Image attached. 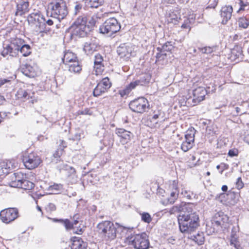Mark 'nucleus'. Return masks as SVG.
Masks as SVG:
<instances>
[{
    "instance_id": "1",
    "label": "nucleus",
    "mask_w": 249,
    "mask_h": 249,
    "mask_svg": "<svg viewBox=\"0 0 249 249\" xmlns=\"http://www.w3.org/2000/svg\"><path fill=\"white\" fill-rule=\"evenodd\" d=\"M193 205L182 202L179 205L173 206L170 210L171 214L177 212L184 213L178 216L180 231L183 233H191L195 231L199 225L198 214L193 212Z\"/></svg>"
},
{
    "instance_id": "2",
    "label": "nucleus",
    "mask_w": 249,
    "mask_h": 249,
    "mask_svg": "<svg viewBox=\"0 0 249 249\" xmlns=\"http://www.w3.org/2000/svg\"><path fill=\"white\" fill-rule=\"evenodd\" d=\"M97 229L99 235L104 240H112L116 237V228L113 223L109 221L99 223L97 226Z\"/></svg>"
},
{
    "instance_id": "3",
    "label": "nucleus",
    "mask_w": 249,
    "mask_h": 249,
    "mask_svg": "<svg viewBox=\"0 0 249 249\" xmlns=\"http://www.w3.org/2000/svg\"><path fill=\"white\" fill-rule=\"evenodd\" d=\"M87 19L85 17H79L70 27L72 35L84 37L89 32V27H87Z\"/></svg>"
},
{
    "instance_id": "4",
    "label": "nucleus",
    "mask_w": 249,
    "mask_h": 249,
    "mask_svg": "<svg viewBox=\"0 0 249 249\" xmlns=\"http://www.w3.org/2000/svg\"><path fill=\"white\" fill-rule=\"evenodd\" d=\"M24 43V40L19 38L12 39L10 43L4 47L1 54L3 56H6L7 55L13 57L16 56Z\"/></svg>"
},
{
    "instance_id": "5",
    "label": "nucleus",
    "mask_w": 249,
    "mask_h": 249,
    "mask_svg": "<svg viewBox=\"0 0 249 249\" xmlns=\"http://www.w3.org/2000/svg\"><path fill=\"white\" fill-rule=\"evenodd\" d=\"M30 26L36 32H42L45 30V19L40 12L32 13L28 17Z\"/></svg>"
},
{
    "instance_id": "6",
    "label": "nucleus",
    "mask_w": 249,
    "mask_h": 249,
    "mask_svg": "<svg viewBox=\"0 0 249 249\" xmlns=\"http://www.w3.org/2000/svg\"><path fill=\"white\" fill-rule=\"evenodd\" d=\"M120 29L121 25L118 20L114 18H111L107 19L100 26L99 30L101 33L106 34L108 36H110L118 32Z\"/></svg>"
},
{
    "instance_id": "7",
    "label": "nucleus",
    "mask_w": 249,
    "mask_h": 249,
    "mask_svg": "<svg viewBox=\"0 0 249 249\" xmlns=\"http://www.w3.org/2000/svg\"><path fill=\"white\" fill-rule=\"evenodd\" d=\"M63 62L69 66V71L71 72L78 73L81 70V67L77 60L76 55L71 52H67L65 53Z\"/></svg>"
},
{
    "instance_id": "8",
    "label": "nucleus",
    "mask_w": 249,
    "mask_h": 249,
    "mask_svg": "<svg viewBox=\"0 0 249 249\" xmlns=\"http://www.w3.org/2000/svg\"><path fill=\"white\" fill-rule=\"evenodd\" d=\"M50 6L53 14L58 19L64 18L68 14L66 4L65 1L52 2Z\"/></svg>"
},
{
    "instance_id": "9",
    "label": "nucleus",
    "mask_w": 249,
    "mask_h": 249,
    "mask_svg": "<svg viewBox=\"0 0 249 249\" xmlns=\"http://www.w3.org/2000/svg\"><path fill=\"white\" fill-rule=\"evenodd\" d=\"M130 108L137 113H142L149 107L148 100L144 97H139L131 101L129 104Z\"/></svg>"
},
{
    "instance_id": "10",
    "label": "nucleus",
    "mask_w": 249,
    "mask_h": 249,
    "mask_svg": "<svg viewBox=\"0 0 249 249\" xmlns=\"http://www.w3.org/2000/svg\"><path fill=\"white\" fill-rule=\"evenodd\" d=\"M23 162L27 169L32 170L38 167L41 160L36 154L31 153L23 156Z\"/></svg>"
},
{
    "instance_id": "11",
    "label": "nucleus",
    "mask_w": 249,
    "mask_h": 249,
    "mask_svg": "<svg viewBox=\"0 0 249 249\" xmlns=\"http://www.w3.org/2000/svg\"><path fill=\"white\" fill-rule=\"evenodd\" d=\"M228 219V217L223 213H216L211 220L212 226L213 229V231H217L220 228H226Z\"/></svg>"
},
{
    "instance_id": "12",
    "label": "nucleus",
    "mask_w": 249,
    "mask_h": 249,
    "mask_svg": "<svg viewBox=\"0 0 249 249\" xmlns=\"http://www.w3.org/2000/svg\"><path fill=\"white\" fill-rule=\"evenodd\" d=\"M132 244L136 249H148L149 241L147 234L143 232L135 235L132 240Z\"/></svg>"
},
{
    "instance_id": "13",
    "label": "nucleus",
    "mask_w": 249,
    "mask_h": 249,
    "mask_svg": "<svg viewBox=\"0 0 249 249\" xmlns=\"http://www.w3.org/2000/svg\"><path fill=\"white\" fill-rule=\"evenodd\" d=\"M18 216V211L15 208H8L2 210L0 217L2 221L6 224L15 220Z\"/></svg>"
},
{
    "instance_id": "14",
    "label": "nucleus",
    "mask_w": 249,
    "mask_h": 249,
    "mask_svg": "<svg viewBox=\"0 0 249 249\" xmlns=\"http://www.w3.org/2000/svg\"><path fill=\"white\" fill-rule=\"evenodd\" d=\"M111 83L107 77L103 78L94 89L93 94L97 97L106 92L111 87Z\"/></svg>"
},
{
    "instance_id": "15",
    "label": "nucleus",
    "mask_w": 249,
    "mask_h": 249,
    "mask_svg": "<svg viewBox=\"0 0 249 249\" xmlns=\"http://www.w3.org/2000/svg\"><path fill=\"white\" fill-rule=\"evenodd\" d=\"M207 91L204 87L199 86L193 90V99L192 100L195 106L204 100Z\"/></svg>"
},
{
    "instance_id": "16",
    "label": "nucleus",
    "mask_w": 249,
    "mask_h": 249,
    "mask_svg": "<svg viewBox=\"0 0 249 249\" xmlns=\"http://www.w3.org/2000/svg\"><path fill=\"white\" fill-rule=\"evenodd\" d=\"M98 44L96 38H91L86 41L84 45L83 50L85 53L88 55L92 54L94 52L97 50Z\"/></svg>"
},
{
    "instance_id": "17",
    "label": "nucleus",
    "mask_w": 249,
    "mask_h": 249,
    "mask_svg": "<svg viewBox=\"0 0 249 249\" xmlns=\"http://www.w3.org/2000/svg\"><path fill=\"white\" fill-rule=\"evenodd\" d=\"M115 133L120 138V142L123 144L127 143L132 136V134L130 131L123 128H117Z\"/></svg>"
},
{
    "instance_id": "18",
    "label": "nucleus",
    "mask_w": 249,
    "mask_h": 249,
    "mask_svg": "<svg viewBox=\"0 0 249 249\" xmlns=\"http://www.w3.org/2000/svg\"><path fill=\"white\" fill-rule=\"evenodd\" d=\"M233 11L232 7L231 5H225L221 9L220 15L222 19V23L225 24L231 19Z\"/></svg>"
},
{
    "instance_id": "19",
    "label": "nucleus",
    "mask_w": 249,
    "mask_h": 249,
    "mask_svg": "<svg viewBox=\"0 0 249 249\" xmlns=\"http://www.w3.org/2000/svg\"><path fill=\"white\" fill-rule=\"evenodd\" d=\"M132 51L131 45L127 44L120 45L117 50V53L121 57L126 58H128L131 55Z\"/></svg>"
},
{
    "instance_id": "20",
    "label": "nucleus",
    "mask_w": 249,
    "mask_h": 249,
    "mask_svg": "<svg viewBox=\"0 0 249 249\" xmlns=\"http://www.w3.org/2000/svg\"><path fill=\"white\" fill-rule=\"evenodd\" d=\"M29 4L28 1H19L17 4V15L20 16L27 13L29 10Z\"/></svg>"
},
{
    "instance_id": "21",
    "label": "nucleus",
    "mask_w": 249,
    "mask_h": 249,
    "mask_svg": "<svg viewBox=\"0 0 249 249\" xmlns=\"http://www.w3.org/2000/svg\"><path fill=\"white\" fill-rule=\"evenodd\" d=\"M36 67H33L29 64H25L21 68L22 72L29 77H34L36 74Z\"/></svg>"
},
{
    "instance_id": "22",
    "label": "nucleus",
    "mask_w": 249,
    "mask_h": 249,
    "mask_svg": "<svg viewBox=\"0 0 249 249\" xmlns=\"http://www.w3.org/2000/svg\"><path fill=\"white\" fill-rule=\"evenodd\" d=\"M14 177L12 178L10 184L12 187L19 188L24 180L23 175L21 173H16L14 174Z\"/></svg>"
},
{
    "instance_id": "23",
    "label": "nucleus",
    "mask_w": 249,
    "mask_h": 249,
    "mask_svg": "<svg viewBox=\"0 0 249 249\" xmlns=\"http://www.w3.org/2000/svg\"><path fill=\"white\" fill-rule=\"evenodd\" d=\"M142 84L140 80H136L131 82L128 86H127L124 89L120 90V94L122 97L128 95L131 91L135 89L136 86Z\"/></svg>"
},
{
    "instance_id": "24",
    "label": "nucleus",
    "mask_w": 249,
    "mask_h": 249,
    "mask_svg": "<svg viewBox=\"0 0 249 249\" xmlns=\"http://www.w3.org/2000/svg\"><path fill=\"white\" fill-rule=\"evenodd\" d=\"M167 18L168 22L176 24L180 19V16L179 14L178 10L170 11L167 14Z\"/></svg>"
},
{
    "instance_id": "25",
    "label": "nucleus",
    "mask_w": 249,
    "mask_h": 249,
    "mask_svg": "<svg viewBox=\"0 0 249 249\" xmlns=\"http://www.w3.org/2000/svg\"><path fill=\"white\" fill-rule=\"evenodd\" d=\"M71 249H86V245L81 238L74 237L72 239Z\"/></svg>"
},
{
    "instance_id": "26",
    "label": "nucleus",
    "mask_w": 249,
    "mask_h": 249,
    "mask_svg": "<svg viewBox=\"0 0 249 249\" xmlns=\"http://www.w3.org/2000/svg\"><path fill=\"white\" fill-rule=\"evenodd\" d=\"M173 190L170 193V196L168 198V201L170 203H173L175 202V200L178 198V191L177 187V185L175 181H174L172 185Z\"/></svg>"
},
{
    "instance_id": "27",
    "label": "nucleus",
    "mask_w": 249,
    "mask_h": 249,
    "mask_svg": "<svg viewBox=\"0 0 249 249\" xmlns=\"http://www.w3.org/2000/svg\"><path fill=\"white\" fill-rule=\"evenodd\" d=\"M104 1H86L85 6L87 9L97 8L103 4Z\"/></svg>"
},
{
    "instance_id": "28",
    "label": "nucleus",
    "mask_w": 249,
    "mask_h": 249,
    "mask_svg": "<svg viewBox=\"0 0 249 249\" xmlns=\"http://www.w3.org/2000/svg\"><path fill=\"white\" fill-rule=\"evenodd\" d=\"M104 1H86L85 6L87 9L97 8L103 4Z\"/></svg>"
},
{
    "instance_id": "29",
    "label": "nucleus",
    "mask_w": 249,
    "mask_h": 249,
    "mask_svg": "<svg viewBox=\"0 0 249 249\" xmlns=\"http://www.w3.org/2000/svg\"><path fill=\"white\" fill-rule=\"evenodd\" d=\"M190 238L199 245L203 244L204 241V237L203 232H198L196 235H191Z\"/></svg>"
},
{
    "instance_id": "30",
    "label": "nucleus",
    "mask_w": 249,
    "mask_h": 249,
    "mask_svg": "<svg viewBox=\"0 0 249 249\" xmlns=\"http://www.w3.org/2000/svg\"><path fill=\"white\" fill-rule=\"evenodd\" d=\"M195 131L196 130L194 128L189 129L186 132L185 136V140L194 143Z\"/></svg>"
},
{
    "instance_id": "31",
    "label": "nucleus",
    "mask_w": 249,
    "mask_h": 249,
    "mask_svg": "<svg viewBox=\"0 0 249 249\" xmlns=\"http://www.w3.org/2000/svg\"><path fill=\"white\" fill-rule=\"evenodd\" d=\"M34 187V184L28 180L24 179L19 188L24 190H31Z\"/></svg>"
},
{
    "instance_id": "32",
    "label": "nucleus",
    "mask_w": 249,
    "mask_h": 249,
    "mask_svg": "<svg viewBox=\"0 0 249 249\" xmlns=\"http://www.w3.org/2000/svg\"><path fill=\"white\" fill-rule=\"evenodd\" d=\"M19 52L24 56H27L31 53V48L29 45L23 43L19 50Z\"/></svg>"
},
{
    "instance_id": "33",
    "label": "nucleus",
    "mask_w": 249,
    "mask_h": 249,
    "mask_svg": "<svg viewBox=\"0 0 249 249\" xmlns=\"http://www.w3.org/2000/svg\"><path fill=\"white\" fill-rule=\"evenodd\" d=\"M238 24L240 27L246 29L249 26V20L247 17H242L238 19Z\"/></svg>"
},
{
    "instance_id": "34",
    "label": "nucleus",
    "mask_w": 249,
    "mask_h": 249,
    "mask_svg": "<svg viewBox=\"0 0 249 249\" xmlns=\"http://www.w3.org/2000/svg\"><path fill=\"white\" fill-rule=\"evenodd\" d=\"M61 145H60V147L58 148L53 154V156L54 158H60L63 153V148L67 146L65 142H63V141H61Z\"/></svg>"
},
{
    "instance_id": "35",
    "label": "nucleus",
    "mask_w": 249,
    "mask_h": 249,
    "mask_svg": "<svg viewBox=\"0 0 249 249\" xmlns=\"http://www.w3.org/2000/svg\"><path fill=\"white\" fill-rule=\"evenodd\" d=\"M193 144L194 143L185 140L183 142L181 145V148L184 152H186L193 147Z\"/></svg>"
},
{
    "instance_id": "36",
    "label": "nucleus",
    "mask_w": 249,
    "mask_h": 249,
    "mask_svg": "<svg viewBox=\"0 0 249 249\" xmlns=\"http://www.w3.org/2000/svg\"><path fill=\"white\" fill-rule=\"evenodd\" d=\"M17 95L18 98L21 99H25L29 97L27 91L22 89H20L18 91Z\"/></svg>"
},
{
    "instance_id": "37",
    "label": "nucleus",
    "mask_w": 249,
    "mask_h": 249,
    "mask_svg": "<svg viewBox=\"0 0 249 249\" xmlns=\"http://www.w3.org/2000/svg\"><path fill=\"white\" fill-rule=\"evenodd\" d=\"M94 69L96 75L102 73L104 70V65L103 64H94Z\"/></svg>"
},
{
    "instance_id": "38",
    "label": "nucleus",
    "mask_w": 249,
    "mask_h": 249,
    "mask_svg": "<svg viewBox=\"0 0 249 249\" xmlns=\"http://www.w3.org/2000/svg\"><path fill=\"white\" fill-rule=\"evenodd\" d=\"M142 220L144 222L149 223L151 220L152 218L150 215L147 213H143L141 214Z\"/></svg>"
},
{
    "instance_id": "39",
    "label": "nucleus",
    "mask_w": 249,
    "mask_h": 249,
    "mask_svg": "<svg viewBox=\"0 0 249 249\" xmlns=\"http://www.w3.org/2000/svg\"><path fill=\"white\" fill-rule=\"evenodd\" d=\"M200 52L203 53H211L213 51V48L210 47H205L199 49Z\"/></svg>"
},
{
    "instance_id": "40",
    "label": "nucleus",
    "mask_w": 249,
    "mask_h": 249,
    "mask_svg": "<svg viewBox=\"0 0 249 249\" xmlns=\"http://www.w3.org/2000/svg\"><path fill=\"white\" fill-rule=\"evenodd\" d=\"M62 223L64 224L67 230H70L72 228L73 224L68 219L63 220Z\"/></svg>"
},
{
    "instance_id": "41",
    "label": "nucleus",
    "mask_w": 249,
    "mask_h": 249,
    "mask_svg": "<svg viewBox=\"0 0 249 249\" xmlns=\"http://www.w3.org/2000/svg\"><path fill=\"white\" fill-rule=\"evenodd\" d=\"M95 19L93 18H91L88 21V24L86 25L87 27H89V32L91 31V29L95 25Z\"/></svg>"
},
{
    "instance_id": "42",
    "label": "nucleus",
    "mask_w": 249,
    "mask_h": 249,
    "mask_svg": "<svg viewBox=\"0 0 249 249\" xmlns=\"http://www.w3.org/2000/svg\"><path fill=\"white\" fill-rule=\"evenodd\" d=\"M103 61V57L100 54H97L94 56V64H102Z\"/></svg>"
},
{
    "instance_id": "43",
    "label": "nucleus",
    "mask_w": 249,
    "mask_h": 249,
    "mask_svg": "<svg viewBox=\"0 0 249 249\" xmlns=\"http://www.w3.org/2000/svg\"><path fill=\"white\" fill-rule=\"evenodd\" d=\"M78 115H91V112L88 108H85L83 110H78L77 112Z\"/></svg>"
},
{
    "instance_id": "44",
    "label": "nucleus",
    "mask_w": 249,
    "mask_h": 249,
    "mask_svg": "<svg viewBox=\"0 0 249 249\" xmlns=\"http://www.w3.org/2000/svg\"><path fill=\"white\" fill-rule=\"evenodd\" d=\"M240 7L239 9L238 10V12H239L240 11L242 10H245L246 9V7H248L249 6L248 2H246L245 3L244 2V1H240Z\"/></svg>"
},
{
    "instance_id": "45",
    "label": "nucleus",
    "mask_w": 249,
    "mask_h": 249,
    "mask_svg": "<svg viewBox=\"0 0 249 249\" xmlns=\"http://www.w3.org/2000/svg\"><path fill=\"white\" fill-rule=\"evenodd\" d=\"M236 188L238 189H240L243 188L244 184L242 181L241 178H238L237 179L236 182Z\"/></svg>"
},
{
    "instance_id": "46",
    "label": "nucleus",
    "mask_w": 249,
    "mask_h": 249,
    "mask_svg": "<svg viewBox=\"0 0 249 249\" xmlns=\"http://www.w3.org/2000/svg\"><path fill=\"white\" fill-rule=\"evenodd\" d=\"M82 5L78 4L77 2L75 3L74 6V14L76 15L82 8Z\"/></svg>"
},
{
    "instance_id": "47",
    "label": "nucleus",
    "mask_w": 249,
    "mask_h": 249,
    "mask_svg": "<svg viewBox=\"0 0 249 249\" xmlns=\"http://www.w3.org/2000/svg\"><path fill=\"white\" fill-rule=\"evenodd\" d=\"M238 151L236 149L230 150L228 153V155L230 157H234L237 155Z\"/></svg>"
},
{
    "instance_id": "48",
    "label": "nucleus",
    "mask_w": 249,
    "mask_h": 249,
    "mask_svg": "<svg viewBox=\"0 0 249 249\" xmlns=\"http://www.w3.org/2000/svg\"><path fill=\"white\" fill-rule=\"evenodd\" d=\"M166 56V54L164 53V51H161L160 53H157L156 57L158 59H159L160 58L164 59Z\"/></svg>"
},
{
    "instance_id": "49",
    "label": "nucleus",
    "mask_w": 249,
    "mask_h": 249,
    "mask_svg": "<svg viewBox=\"0 0 249 249\" xmlns=\"http://www.w3.org/2000/svg\"><path fill=\"white\" fill-rule=\"evenodd\" d=\"M47 209L49 210V211H54L55 209H56V207H55V206L54 204L53 203H49L47 206Z\"/></svg>"
},
{
    "instance_id": "50",
    "label": "nucleus",
    "mask_w": 249,
    "mask_h": 249,
    "mask_svg": "<svg viewBox=\"0 0 249 249\" xmlns=\"http://www.w3.org/2000/svg\"><path fill=\"white\" fill-rule=\"evenodd\" d=\"M10 80L7 78H0V87L6 83H9Z\"/></svg>"
},
{
    "instance_id": "51",
    "label": "nucleus",
    "mask_w": 249,
    "mask_h": 249,
    "mask_svg": "<svg viewBox=\"0 0 249 249\" xmlns=\"http://www.w3.org/2000/svg\"><path fill=\"white\" fill-rule=\"evenodd\" d=\"M231 245H233L234 247L236 249H238L237 247L236 244V238L235 237H232L230 241Z\"/></svg>"
},
{
    "instance_id": "52",
    "label": "nucleus",
    "mask_w": 249,
    "mask_h": 249,
    "mask_svg": "<svg viewBox=\"0 0 249 249\" xmlns=\"http://www.w3.org/2000/svg\"><path fill=\"white\" fill-rule=\"evenodd\" d=\"M182 194L184 195L185 196H186L188 199H190L191 198V193L190 192H188L186 190H184V191L182 192Z\"/></svg>"
},
{
    "instance_id": "53",
    "label": "nucleus",
    "mask_w": 249,
    "mask_h": 249,
    "mask_svg": "<svg viewBox=\"0 0 249 249\" xmlns=\"http://www.w3.org/2000/svg\"><path fill=\"white\" fill-rule=\"evenodd\" d=\"M0 166L2 168H4L5 169H9L10 168V166L7 163L5 162H2L0 163Z\"/></svg>"
},
{
    "instance_id": "54",
    "label": "nucleus",
    "mask_w": 249,
    "mask_h": 249,
    "mask_svg": "<svg viewBox=\"0 0 249 249\" xmlns=\"http://www.w3.org/2000/svg\"><path fill=\"white\" fill-rule=\"evenodd\" d=\"M213 3L209 5L207 8H214L217 5V1H212Z\"/></svg>"
},
{
    "instance_id": "55",
    "label": "nucleus",
    "mask_w": 249,
    "mask_h": 249,
    "mask_svg": "<svg viewBox=\"0 0 249 249\" xmlns=\"http://www.w3.org/2000/svg\"><path fill=\"white\" fill-rule=\"evenodd\" d=\"M73 139L76 141H80L81 139V134L78 133L75 134Z\"/></svg>"
},
{
    "instance_id": "56",
    "label": "nucleus",
    "mask_w": 249,
    "mask_h": 249,
    "mask_svg": "<svg viewBox=\"0 0 249 249\" xmlns=\"http://www.w3.org/2000/svg\"><path fill=\"white\" fill-rule=\"evenodd\" d=\"M160 114H154L153 115V116L152 117V121H156L157 119H158L159 118V116H160Z\"/></svg>"
},
{
    "instance_id": "57",
    "label": "nucleus",
    "mask_w": 249,
    "mask_h": 249,
    "mask_svg": "<svg viewBox=\"0 0 249 249\" xmlns=\"http://www.w3.org/2000/svg\"><path fill=\"white\" fill-rule=\"evenodd\" d=\"M175 239L173 237H170L168 239L169 243H170L172 244H174L175 243Z\"/></svg>"
},
{
    "instance_id": "58",
    "label": "nucleus",
    "mask_w": 249,
    "mask_h": 249,
    "mask_svg": "<svg viewBox=\"0 0 249 249\" xmlns=\"http://www.w3.org/2000/svg\"><path fill=\"white\" fill-rule=\"evenodd\" d=\"M46 23L48 24L49 25H52L53 24V21L51 19H48L46 21Z\"/></svg>"
},
{
    "instance_id": "59",
    "label": "nucleus",
    "mask_w": 249,
    "mask_h": 249,
    "mask_svg": "<svg viewBox=\"0 0 249 249\" xmlns=\"http://www.w3.org/2000/svg\"><path fill=\"white\" fill-rule=\"evenodd\" d=\"M221 189L223 191L226 192L228 190V187L226 185H223L222 186Z\"/></svg>"
},
{
    "instance_id": "60",
    "label": "nucleus",
    "mask_w": 249,
    "mask_h": 249,
    "mask_svg": "<svg viewBox=\"0 0 249 249\" xmlns=\"http://www.w3.org/2000/svg\"><path fill=\"white\" fill-rule=\"evenodd\" d=\"M181 28H190L189 26L187 23H184L181 25Z\"/></svg>"
},
{
    "instance_id": "61",
    "label": "nucleus",
    "mask_w": 249,
    "mask_h": 249,
    "mask_svg": "<svg viewBox=\"0 0 249 249\" xmlns=\"http://www.w3.org/2000/svg\"><path fill=\"white\" fill-rule=\"evenodd\" d=\"M52 219H53V221L54 222H62V221H63L62 219H56V218H53Z\"/></svg>"
},
{
    "instance_id": "62",
    "label": "nucleus",
    "mask_w": 249,
    "mask_h": 249,
    "mask_svg": "<svg viewBox=\"0 0 249 249\" xmlns=\"http://www.w3.org/2000/svg\"><path fill=\"white\" fill-rule=\"evenodd\" d=\"M4 101V98L3 96H0V105Z\"/></svg>"
},
{
    "instance_id": "63",
    "label": "nucleus",
    "mask_w": 249,
    "mask_h": 249,
    "mask_svg": "<svg viewBox=\"0 0 249 249\" xmlns=\"http://www.w3.org/2000/svg\"><path fill=\"white\" fill-rule=\"evenodd\" d=\"M225 169V168L224 167H223V169H222L220 171V173L221 174H222V173H223V171H224Z\"/></svg>"
},
{
    "instance_id": "64",
    "label": "nucleus",
    "mask_w": 249,
    "mask_h": 249,
    "mask_svg": "<svg viewBox=\"0 0 249 249\" xmlns=\"http://www.w3.org/2000/svg\"><path fill=\"white\" fill-rule=\"evenodd\" d=\"M77 223H78V221L77 220H74L73 222V223H72V224L74 225H76Z\"/></svg>"
}]
</instances>
